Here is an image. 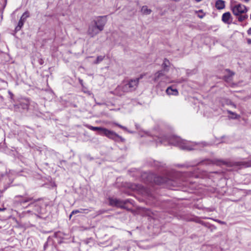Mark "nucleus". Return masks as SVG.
<instances>
[{"label":"nucleus","instance_id":"9","mask_svg":"<svg viewBox=\"0 0 251 251\" xmlns=\"http://www.w3.org/2000/svg\"><path fill=\"white\" fill-rule=\"evenodd\" d=\"M106 22L107 20L105 17H99L92 22L95 24L99 29L102 31L103 29Z\"/></svg>","mask_w":251,"mask_h":251},{"label":"nucleus","instance_id":"8","mask_svg":"<svg viewBox=\"0 0 251 251\" xmlns=\"http://www.w3.org/2000/svg\"><path fill=\"white\" fill-rule=\"evenodd\" d=\"M152 79L154 82H163L165 83H171V81L168 77L165 75L163 71H159L155 73L153 76Z\"/></svg>","mask_w":251,"mask_h":251},{"label":"nucleus","instance_id":"38","mask_svg":"<svg viewBox=\"0 0 251 251\" xmlns=\"http://www.w3.org/2000/svg\"><path fill=\"white\" fill-rule=\"evenodd\" d=\"M141 187L144 189V188L143 186H142L141 185L139 186V188H141Z\"/></svg>","mask_w":251,"mask_h":251},{"label":"nucleus","instance_id":"26","mask_svg":"<svg viewBox=\"0 0 251 251\" xmlns=\"http://www.w3.org/2000/svg\"><path fill=\"white\" fill-rule=\"evenodd\" d=\"M153 165L154 167H159L161 166L160 163L155 161H153Z\"/></svg>","mask_w":251,"mask_h":251},{"label":"nucleus","instance_id":"11","mask_svg":"<svg viewBox=\"0 0 251 251\" xmlns=\"http://www.w3.org/2000/svg\"><path fill=\"white\" fill-rule=\"evenodd\" d=\"M251 164V162L247 161L235 162L233 163V166L239 169L250 167Z\"/></svg>","mask_w":251,"mask_h":251},{"label":"nucleus","instance_id":"20","mask_svg":"<svg viewBox=\"0 0 251 251\" xmlns=\"http://www.w3.org/2000/svg\"><path fill=\"white\" fill-rule=\"evenodd\" d=\"M169 64H170L169 61L166 59H165L163 61V63L162 64V67L163 68V72H167L168 71L167 67H168Z\"/></svg>","mask_w":251,"mask_h":251},{"label":"nucleus","instance_id":"10","mask_svg":"<svg viewBox=\"0 0 251 251\" xmlns=\"http://www.w3.org/2000/svg\"><path fill=\"white\" fill-rule=\"evenodd\" d=\"M101 31V30L99 29V28H98V27L95 24L91 22V24L89 26L88 33L91 37H94V36L98 34Z\"/></svg>","mask_w":251,"mask_h":251},{"label":"nucleus","instance_id":"30","mask_svg":"<svg viewBox=\"0 0 251 251\" xmlns=\"http://www.w3.org/2000/svg\"><path fill=\"white\" fill-rule=\"evenodd\" d=\"M247 33L249 35H251V27L248 30Z\"/></svg>","mask_w":251,"mask_h":251},{"label":"nucleus","instance_id":"6","mask_svg":"<svg viewBox=\"0 0 251 251\" xmlns=\"http://www.w3.org/2000/svg\"><path fill=\"white\" fill-rule=\"evenodd\" d=\"M131 91L130 88L128 87V84L127 81H124L114 90V94L118 96H122L126 93Z\"/></svg>","mask_w":251,"mask_h":251},{"label":"nucleus","instance_id":"37","mask_svg":"<svg viewBox=\"0 0 251 251\" xmlns=\"http://www.w3.org/2000/svg\"><path fill=\"white\" fill-rule=\"evenodd\" d=\"M197 2H200L201 0H195Z\"/></svg>","mask_w":251,"mask_h":251},{"label":"nucleus","instance_id":"39","mask_svg":"<svg viewBox=\"0 0 251 251\" xmlns=\"http://www.w3.org/2000/svg\"><path fill=\"white\" fill-rule=\"evenodd\" d=\"M234 75V74L233 73H231V75Z\"/></svg>","mask_w":251,"mask_h":251},{"label":"nucleus","instance_id":"24","mask_svg":"<svg viewBox=\"0 0 251 251\" xmlns=\"http://www.w3.org/2000/svg\"><path fill=\"white\" fill-rule=\"evenodd\" d=\"M106 210H104V209H100V210H99L98 211H97L96 213H95V215L94 216V217H96V216H98L99 215H100L101 214H102L106 212Z\"/></svg>","mask_w":251,"mask_h":251},{"label":"nucleus","instance_id":"4","mask_svg":"<svg viewBox=\"0 0 251 251\" xmlns=\"http://www.w3.org/2000/svg\"><path fill=\"white\" fill-rule=\"evenodd\" d=\"M90 130L96 131L101 135H105L108 138L114 140L116 141L123 142L125 140L122 137L112 130H108L101 126H88Z\"/></svg>","mask_w":251,"mask_h":251},{"label":"nucleus","instance_id":"3","mask_svg":"<svg viewBox=\"0 0 251 251\" xmlns=\"http://www.w3.org/2000/svg\"><path fill=\"white\" fill-rule=\"evenodd\" d=\"M28 206L33 208V211L27 210L24 212L25 215L34 213L38 217L42 218V215L46 213L47 204L42 200H38L31 202Z\"/></svg>","mask_w":251,"mask_h":251},{"label":"nucleus","instance_id":"12","mask_svg":"<svg viewBox=\"0 0 251 251\" xmlns=\"http://www.w3.org/2000/svg\"><path fill=\"white\" fill-rule=\"evenodd\" d=\"M16 199H20L17 200L21 204L25 203L33 200V198L25 196H17L15 197Z\"/></svg>","mask_w":251,"mask_h":251},{"label":"nucleus","instance_id":"28","mask_svg":"<svg viewBox=\"0 0 251 251\" xmlns=\"http://www.w3.org/2000/svg\"><path fill=\"white\" fill-rule=\"evenodd\" d=\"M210 162V161L209 160H203L201 162H199L198 163H197V164H204L205 163H209Z\"/></svg>","mask_w":251,"mask_h":251},{"label":"nucleus","instance_id":"7","mask_svg":"<svg viewBox=\"0 0 251 251\" xmlns=\"http://www.w3.org/2000/svg\"><path fill=\"white\" fill-rule=\"evenodd\" d=\"M29 104V101L26 100H24L20 101L19 104L14 105V110L17 112H25L27 111Z\"/></svg>","mask_w":251,"mask_h":251},{"label":"nucleus","instance_id":"34","mask_svg":"<svg viewBox=\"0 0 251 251\" xmlns=\"http://www.w3.org/2000/svg\"><path fill=\"white\" fill-rule=\"evenodd\" d=\"M196 12L198 13H202V10H199V11H197Z\"/></svg>","mask_w":251,"mask_h":251},{"label":"nucleus","instance_id":"29","mask_svg":"<svg viewBox=\"0 0 251 251\" xmlns=\"http://www.w3.org/2000/svg\"><path fill=\"white\" fill-rule=\"evenodd\" d=\"M204 15L203 14H198V16L200 18H202L203 17H204Z\"/></svg>","mask_w":251,"mask_h":251},{"label":"nucleus","instance_id":"15","mask_svg":"<svg viewBox=\"0 0 251 251\" xmlns=\"http://www.w3.org/2000/svg\"><path fill=\"white\" fill-rule=\"evenodd\" d=\"M139 78H136L131 79L128 81H126L128 84V87L130 88L131 91L134 90L136 89L139 82Z\"/></svg>","mask_w":251,"mask_h":251},{"label":"nucleus","instance_id":"19","mask_svg":"<svg viewBox=\"0 0 251 251\" xmlns=\"http://www.w3.org/2000/svg\"><path fill=\"white\" fill-rule=\"evenodd\" d=\"M141 11L143 14L145 15H149L151 12V9H149L147 6H143L141 8Z\"/></svg>","mask_w":251,"mask_h":251},{"label":"nucleus","instance_id":"18","mask_svg":"<svg viewBox=\"0 0 251 251\" xmlns=\"http://www.w3.org/2000/svg\"><path fill=\"white\" fill-rule=\"evenodd\" d=\"M215 6L217 9L219 10L224 9L225 7V1L223 0H217L215 3Z\"/></svg>","mask_w":251,"mask_h":251},{"label":"nucleus","instance_id":"33","mask_svg":"<svg viewBox=\"0 0 251 251\" xmlns=\"http://www.w3.org/2000/svg\"><path fill=\"white\" fill-rule=\"evenodd\" d=\"M121 127H123L125 130H127L126 127L125 126H121Z\"/></svg>","mask_w":251,"mask_h":251},{"label":"nucleus","instance_id":"22","mask_svg":"<svg viewBox=\"0 0 251 251\" xmlns=\"http://www.w3.org/2000/svg\"><path fill=\"white\" fill-rule=\"evenodd\" d=\"M105 58L104 55H100L97 57L95 61H94L93 64H98L101 62Z\"/></svg>","mask_w":251,"mask_h":251},{"label":"nucleus","instance_id":"23","mask_svg":"<svg viewBox=\"0 0 251 251\" xmlns=\"http://www.w3.org/2000/svg\"><path fill=\"white\" fill-rule=\"evenodd\" d=\"M227 113L230 114L229 117L232 119H236L239 116L236 114L235 113L232 112V111L230 110L227 111Z\"/></svg>","mask_w":251,"mask_h":251},{"label":"nucleus","instance_id":"16","mask_svg":"<svg viewBox=\"0 0 251 251\" xmlns=\"http://www.w3.org/2000/svg\"><path fill=\"white\" fill-rule=\"evenodd\" d=\"M91 210L89 209H84V208H80L79 209H76L74 210L71 212L69 218L70 219L71 218V217L73 215L76 214L77 213H88L89 212H90Z\"/></svg>","mask_w":251,"mask_h":251},{"label":"nucleus","instance_id":"40","mask_svg":"<svg viewBox=\"0 0 251 251\" xmlns=\"http://www.w3.org/2000/svg\"><path fill=\"white\" fill-rule=\"evenodd\" d=\"M196 165V164H193V165H191V166H195V165Z\"/></svg>","mask_w":251,"mask_h":251},{"label":"nucleus","instance_id":"36","mask_svg":"<svg viewBox=\"0 0 251 251\" xmlns=\"http://www.w3.org/2000/svg\"><path fill=\"white\" fill-rule=\"evenodd\" d=\"M47 245V243H46L45 244H44V248H45L46 247V246Z\"/></svg>","mask_w":251,"mask_h":251},{"label":"nucleus","instance_id":"14","mask_svg":"<svg viewBox=\"0 0 251 251\" xmlns=\"http://www.w3.org/2000/svg\"><path fill=\"white\" fill-rule=\"evenodd\" d=\"M222 21L226 24H230L231 22V15L229 12L224 13L222 17Z\"/></svg>","mask_w":251,"mask_h":251},{"label":"nucleus","instance_id":"1","mask_svg":"<svg viewBox=\"0 0 251 251\" xmlns=\"http://www.w3.org/2000/svg\"><path fill=\"white\" fill-rule=\"evenodd\" d=\"M147 177L145 180L146 183H154L157 185L164 184L168 188L179 186L182 182L187 181L188 177H198V175L194 172L180 173L172 172L171 174L165 176H157L153 174H144L142 176L143 178Z\"/></svg>","mask_w":251,"mask_h":251},{"label":"nucleus","instance_id":"32","mask_svg":"<svg viewBox=\"0 0 251 251\" xmlns=\"http://www.w3.org/2000/svg\"><path fill=\"white\" fill-rule=\"evenodd\" d=\"M248 43L249 44H251V39H249L248 40Z\"/></svg>","mask_w":251,"mask_h":251},{"label":"nucleus","instance_id":"41","mask_svg":"<svg viewBox=\"0 0 251 251\" xmlns=\"http://www.w3.org/2000/svg\"><path fill=\"white\" fill-rule=\"evenodd\" d=\"M181 166H184H184H185V165H181Z\"/></svg>","mask_w":251,"mask_h":251},{"label":"nucleus","instance_id":"31","mask_svg":"<svg viewBox=\"0 0 251 251\" xmlns=\"http://www.w3.org/2000/svg\"><path fill=\"white\" fill-rule=\"evenodd\" d=\"M218 221V223H220V224H225V222H224L221 221H219V220H218V221Z\"/></svg>","mask_w":251,"mask_h":251},{"label":"nucleus","instance_id":"27","mask_svg":"<svg viewBox=\"0 0 251 251\" xmlns=\"http://www.w3.org/2000/svg\"><path fill=\"white\" fill-rule=\"evenodd\" d=\"M197 222L198 223H200V224H201L202 225H204V226H206V224L204 222H203V221H201L200 220H197Z\"/></svg>","mask_w":251,"mask_h":251},{"label":"nucleus","instance_id":"13","mask_svg":"<svg viewBox=\"0 0 251 251\" xmlns=\"http://www.w3.org/2000/svg\"><path fill=\"white\" fill-rule=\"evenodd\" d=\"M109 204L111 206L121 207L124 204L123 201L116 198H110L109 199Z\"/></svg>","mask_w":251,"mask_h":251},{"label":"nucleus","instance_id":"2","mask_svg":"<svg viewBox=\"0 0 251 251\" xmlns=\"http://www.w3.org/2000/svg\"><path fill=\"white\" fill-rule=\"evenodd\" d=\"M172 143L175 146L183 150H193L201 149V147L209 146V144L205 142L196 143L189 141L183 140L179 137H175Z\"/></svg>","mask_w":251,"mask_h":251},{"label":"nucleus","instance_id":"17","mask_svg":"<svg viewBox=\"0 0 251 251\" xmlns=\"http://www.w3.org/2000/svg\"><path fill=\"white\" fill-rule=\"evenodd\" d=\"M166 93L169 95L176 96L178 95V92L176 89L173 88L172 87H169L166 89Z\"/></svg>","mask_w":251,"mask_h":251},{"label":"nucleus","instance_id":"5","mask_svg":"<svg viewBox=\"0 0 251 251\" xmlns=\"http://www.w3.org/2000/svg\"><path fill=\"white\" fill-rule=\"evenodd\" d=\"M231 10L235 16H238V20L239 22H243L248 17V15L245 14L248 11L247 8L242 4L238 3L232 5Z\"/></svg>","mask_w":251,"mask_h":251},{"label":"nucleus","instance_id":"35","mask_svg":"<svg viewBox=\"0 0 251 251\" xmlns=\"http://www.w3.org/2000/svg\"><path fill=\"white\" fill-rule=\"evenodd\" d=\"M5 209V208L1 209L0 208V211H4Z\"/></svg>","mask_w":251,"mask_h":251},{"label":"nucleus","instance_id":"21","mask_svg":"<svg viewBox=\"0 0 251 251\" xmlns=\"http://www.w3.org/2000/svg\"><path fill=\"white\" fill-rule=\"evenodd\" d=\"M25 22V21L24 20H23V19H20V20H19V21L18 22V25L15 28V30L16 31L20 30L21 29V27L23 26Z\"/></svg>","mask_w":251,"mask_h":251},{"label":"nucleus","instance_id":"25","mask_svg":"<svg viewBox=\"0 0 251 251\" xmlns=\"http://www.w3.org/2000/svg\"><path fill=\"white\" fill-rule=\"evenodd\" d=\"M29 17V13L28 12H25L23 14V15L22 16V17H21V19H23V20H25V21L26 19Z\"/></svg>","mask_w":251,"mask_h":251}]
</instances>
